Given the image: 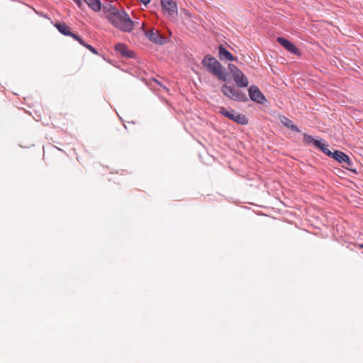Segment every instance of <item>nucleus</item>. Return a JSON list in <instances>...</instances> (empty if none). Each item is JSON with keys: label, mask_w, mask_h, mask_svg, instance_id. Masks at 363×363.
<instances>
[{"label": "nucleus", "mask_w": 363, "mask_h": 363, "mask_svg": "<svg viewBox=\"0 0 363 363\" xmlns=\"http://www.w3.org/2000/svg\"><path fill=\"white\" fill-rule=\"evenodd\" d=\"M111 14L112 16L108 17V21L116 28L128 33L133 30L134 22L124 10H119L118 12Z\"/></svg>", "instance_id": "1"}, {"label": "nucleus", "mask_w": 363, "mask_h": 363, "mask_svg": "<svg viewBox=\"0 0 363 363\" xmlns=\"http://www.w3.org/2000/svg\"><path fill=\"white\" fill-rule=\"evenodd\" d=\"M202 65L213 76L223 82L227 81L225 67L213 56L206 55L201 61Z\"/></svg>", "instance_id": "2"}, {"label": "nucleus", "mask_w": 363, "mask_h": 363, "mask_svg": "<svg viewBox=\"0 0 363 363\" xmlns=\"http://www.w3.org/2000/svg\"><path fill=\"white\" fill-rule=\"evenodd\" d=\"M221 91L227 98L239 102H247L249 99L247 96L240 89L234 86L224 84L221 87Z\"/></svg>", "instance_id": "3"}, {"label": "nucleus", "mask_w": 363, "mask_h": 363, "mask_svg": "<svg viewBox=\"0 0 363 363\" xmlns=\"http://www.w3.org/2000/svg\"><path fill=\"white\" fill-rule=\"evenodd\" d=\"M162 10L164 14L174 17L178 13L177 4L173 0H160Z\"/></svg>", "instance_id": "4"}, {"label": "nucleus", "mask_w": 363, "mask_h": 363, "mask_svg": "<svg viewBox=\"0 0 363 363\" xmlns=\"http://www.w3.org/2000/svg\"><path fill=\"white\" fill-rule=\"evenodd\" d=\"M250 99L257 104H264L267 99L256 85H251L248 89Z\"/></svg>", "instance_id": "5"}, {"label": "nucleus", "mask_w": 363, "mask_h": 363, "mask_svg": "<svg viewBox=\"0 0 363 363\" xmlns=\"http://www.w3.org/2000/svg\"><path fill=\"white\" fill-rule=\"evenodd\" d=\"M277 41L290 52L293 54H298L299 52L298 49L296 48V46L289 40L283 37H278L277 38Z\"/></svg>", "instance_id": "6"}, {"label": "nucleus", "mask_w": 363, "mask_h": 363, "mask_svg": "<svg viewBox=\"0 0 363 363\" xmlns=\"http://www.w3.org/2000/svg\"><path fill=\"white\" fill-rule=\"evenodd\" d=\"M145 34L148 39L155 44L163 45L165 43L164 38L154 29L147 31Z\"/></svg>", "instance_id": "7"}, {"label": "nucleus", "mask_w": 363, "mask_h": 363, "mask_svg": "<svg viewBox=\"0 0 363 363\" xmlns=\"http://www.w3.org/2000/svg\"><path fill=\"white\" fill-rule=\"evenodd\" d=\"M115 50L124 57L134 58L135 56V52L129 50L127 46L123 43L116 44L115 45Z\"/></svg>", "instance_id": "8"}, {"label": "nucleus", "mask_w": 363, "mask_h": 363, "mask_svg": "<svg viewBox=\"0 0 363 363\" xmlns=\"http://www.w3.org/2000/svg\"><path fill=\"white\" fill-rule=\"evenodd\" d=\"M233 79L238 88H245L247 87L249 84L247 77L241 70L233 77Z\"/></svg>", "instance_id": "9"}, {"label": "nucleus", "mask_w": 363, "mask_h": 363, "mask_svg": "<svg viewBox=\"0 0 363 363\" xmlns=\"http://www.w3.org/2000/svg\"><path fill=\"white\" fill-rule=\"evenodd\" d=\"M218 56L223 61H233L237 60L228 50H227L223 45H220L218 47Z\"/></svg>", "instance_id": "10"}, {"label": "nucleus", "mask_w": 363, "mask_h": 363, "mask_svg": "<svg viewBox=\"0 0 363 363\" xmlns=\"http://www.w3.org/2000/svg\"><path fill=\"white\" fill-rule=\"evenodd\" d=\"M279 120H280V122L284 126L288 128L289 129H290L294 132H296V133L301 132V130L298 128V127L297 125H296L294 124V123L293 122V121H291L289 118H287L286 116H280Z\"/></svg>", "instance_id": "11"}, {"label": "nucleus", "mask_w": 363, "mask_h": 363, "mask_svg": "<svg viewBox=\"0 0 363 363\" xmlns=\"http://www.w3.org/2000/svg\"><path fill=\"white\" fill-rule=\"evenodd\" d=\"M330 157L342 164L345 160H347V155L340 150H335Z\"/></svg>", "instance_id": "12"}, {"label": "nucleus", "mask_w": 363, "mask_h": 363, "mask_svg": "<svg viewBox=\"0 0 363 363\" xmlns=\"http://www.w3.org/2000/svg\"><path fill=\"white\" fill-rule=\"evenodd\" d=\"M54 26L61 34L65 36L69 34L70 28L65 23H56Z\"/></svg>", "instance_id": "13"}, {"label": "nucleus", "mask_w": 363, "mask_h": 363, "mask_svg": "<svg viewBox=\"0 0 363 363\" xmlns=\"http://www.w3.org/2000/svg\"><path fill=\"white\" fill-rule=\"evenodd\" d=\"M88 6L94 11H99L101 9L100 0H84Z\"/></svg>", "instance_id": "14"}, {"label": "nucleus", "mask_w": 363, "mask_h": 363, "mask_svg": "<svg viewBox=\"0 0 363 363\" xmlns=\"http://www.w3.org/2000/svg\"><path fill=\"white\" fill-rule=\"evenodd\" d=\"M219 113L231 121H233L236 113L235 111L233 109L228 110L225 107H220L219 108Z\"/></svg>", "instance_id": "15"}, {"label": "nucleus", "mask_w": 363, "mask_h": 363, "mask_svg": "<svg viewBox=\"0 0 363 363\" xmlns=\"http://www.w3.org/2000/svg\"><path fill=\"white\" fill-rule=\"evenodd\" d=\"M342 167L347 169V170L353 172L357 173V169L356 167L353 162V161L347 155V160H345L342 163Z\"/></svg>", "instance_id": "16"}, {"label": "nucleus", "mask_w": 363, "mask_h": 363, "mask_svg": "<svg viewBox=\"0 0 363 363\" xmlns=\"http://www.w3.org/2000/svg\"><path fill=\"white\" fill-rule=\"evenodd\" d=\"M328 145L324 144L322 143L321 140L319 142H315V147L320 149L323 152H324L326 155L328 157H331L333 152L328 149Z\"/></svg>", "instance_id": "17"}, {"label": "nucleus", "mask_w": 363, "mask_h": 363, "mask_svg": "<svg viewBox=\"0 0 363 363\" xmlns=\"http://www.w3.org/2000/svg\"><path fill=\"white\" fill-rule=\"evenodd\" d=\"M233 121L236 122L240 125H247L248 123V119L247 116L242 113H236Z\"/></svg>", "instance_id": "18"}, {"label": "nucleus", "mask_w": 363, "mask_h": 363, "mask_svg": "<svg viewBox=\"0 0 363 363\" xmlns=\"http://www.w3.org/2000/svg\"><path fill=\"white\" fill-rule=\"evenodd\" d=\"M119 11L117 8L111 4H107L104 6V11L106 15V18L108 19L109 16H112L111 13H116Z\"/></svg>", "instance_id": "19"}, {"label": "nucleus", "mask_w": 363, "mask_h": 363, "mask_svg": "<svg viewBox=\"0 0 363 363\" xmlns=\"http://www.w3.org/2000/svg\"><path fill=\"white\" fill-rule=\"evenodd\" d=\"M303 142L306 144L312 143L315 147V142H319L320 140H315L313 138V136L304 133L303 134Z\"/></svg>", "instance_id": "20"}, {"label": "nucleus", "mask_w": 363, "mask_h": 363, "mask_svg": "<svg viewBox=\"0 0 363 363\" xmlns=\"http://www.w3.org/2000/svg\"><path fill=\"white\" fill-rule=\"evenodd\" d=\"M228 69L231 74L233 75V77L238 74V72H240V69L235 65L229 63L228 64Z\"/></svg>", "instance_id": "21"}, {"label": "nucleus", "mask_w": 363, "mask_h": 363, "mask_svg": "<svg viewBox=\"0 0 363 363\" xmlns=\"http://www.w3.org/2000/svg\"><path fill=\"white\" fill-rule=\"evenodd\" d=\"M85 48H87L90 52H91L93 54H95V55H97L98 54V52L97 50H96V48H94L93 46H91V45L89 44H87L86 45H85Z\"/></svg>", "instance_id": "22"}, {"label": "nucleus", "mask_w": 363, "mask_h": 363, "mask_svg": "<svg viewBox=\"0 0 363 363\" xmlns=\"http://www.w3.org/2000/svg\"><path fill=\"white\" fill-rule=\"evenodd\" d=\"M67 36L72 37L73 39H74L77 41V40H79V37H80L77 34L74 33H72L71 31L69 32V34Z\"/></svg>", "instance_id": "23"}, {"label": "nucleus", "mask_w": 363, "mask_h": 363, "mask_svg": "<svg viewBox=\"0 0 363 363\" xmlns=\"http://www.w3.org/2000/svg\"><path fill=\"white\" fill-rule=\"evenodd\" d=\"M77 41L79 43L80 45H82V46H84L85 48V45H87V43H86L84 42V40L81 38L79 37V40H77Z\"/></svg>", "instance_id": "24"}, {"label": "nucleus", "mask_w": 363, "mask_h": 363, "mask_svg": "<svg viewBox=\"0 0 363 363\" xmlns=\"http://www.w3.org/2000/svg\"><path fill=\"white\" fill-rule=\"evenodd\" d=\"M73 1L76 3V4L77 5V6H78L79 8H81V7H82V0H73Z\"/></svg>", "instance_id": "25"}, {"label": "nucleus", "mask_w": 363, "mask_h": 363, "mask_svg": "<svg viewBox=\"0 0 363 363\" xmlns=\"http://www.w3.org/2000/svg\"><path fill=\"white\" fill-rule=\"evenodd\" d=\"M155 82L158 85H160L161 87H162L164 90H168V89L167 88V86H165L164 85H162V84H161V82H160L158 80L155 79Z\"/></svg>", "instance_id": "26"}, {"label": "nucleus", "mask_w": 363, "mask_h": 363, "mask_svg": "<svg viewBox=\"0 0 363 363\" xmlns=\"http://www.w3.org/2000/svg\"><path fill=\"white\" fill-rule=\"evenodd\" d=\"M140 1H141L144 5H147V4H149L150 2V0H139Z\"/></svg>", "instance_id": "27"}, {"label": "nucleus", "mask_w": 363, "mask_h": 363, "mask_svg": "<svg viewBox=\"0 0 363 363\" xmlns=\"http://www.w3.org/2000/svg\"><path fill=\"white\" fill-rule=\"evenodd\" d=\"M361 247H363V245Z\"/></svg>", "instance_id": "28"}, {"label": "nucleus", "mask_w": 363, "mask_h": 363, "mask_svg": "<svg viewBox=\"0 0 363 363\" xmlns=\"http://www.w3.org/2000/svg\"><path fill=\"white\" fill-rule=\"evenodd\" d=\"M361 247H363V245Z\"/></svg>", "instance_id": "29"}, {"label": "nucleus", "mask_w": 363, "mask_h": 363, "mask_svg": "<svg viewBox=\"0 0 363 363\" xmlns=\"http://www.w3.org/2000/svg\"><path fill=\"white\" fill-rule=\"evenodd\" d=\"M361 247H363V245Z\"/></svg>", "instance_id": "30"}]
</instances>
